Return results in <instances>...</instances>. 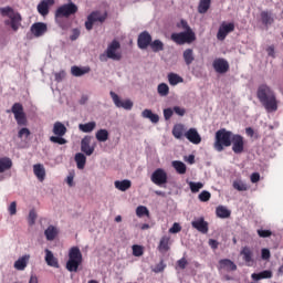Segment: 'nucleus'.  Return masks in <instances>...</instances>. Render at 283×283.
Masks as SVG:
<instances>
[{
    "mask_svg": "<svg viewBox=\"0 0 283 283\" xmlns=\"http://www.w3.org/2000/svg\"><path fill=\"white\" fill-rule=\"evenodd\" d=\"M256 98L266 112H277V97L271 86L266 84L259 85L256 90Z\"/></svg>",
    "mask_w": 283,
    "mask_h": 283,
    "instance_id": "1",
    "label": "nucleus"
},
{
    "mask_svg": "<svg viewBox=\"0 0 283 283\" xmlns=\"http://www.w3.org/2000/svg\"><path fill=\"white\" fill-rule=\"evenodd\" d=\"M76 12H78V7L70 0L67 3L60 6L55 10V23H57L62 30L67 29V21L65 20L76 14Z\"/></svg>",
    "mask_w": 283,
    "mask_h": 283,
    "instance_id": "2",
    "label": "nucleus"
},
{
    "mask_svg": "<svg viewBox=\"0 0 283 283\" xmlns=\"http://www.w3.org/2000/svg\"><path fill=\"white\" fill-rule=\"evenodd\" d=\"M83 264V253L78 247H72L69 250V260L66 262V270L70 273H76L78 268Z\"/></svg>",
    "mask_w": 283,
    "mask_h": 283,
    "instance_id": "3",
    "label": "nucleus"
},
{
    "mask_svg": "<svg viewBox=\"0 0 283 283\" xmlns=\"http://www.w3.org/2000/svg\"><path fill=\"white\" fill-rule=\"evenodd\" d=\"M0 14L1 17H8V20L4 21L7 25H10L11 30L13 32H17L19 28H21V14L19 12L14 11L12 7H3L0 8Z\"/></svg>",
    "mask_w": 283,
    "mask_h": 283,
    "instance_id": "4",
    "label": "nucleus"
},
{
    "mask_svg": "<svg viewBox=\"0 0 283 283\" xmlns=\"http://www.w3.org/2000/svg\"><path fill=\"white\" fill-rule=\"evenodd\" d=\"M233 138V133L224 128L219 129L214 137V149L217 151H223L224 147H231V139Z\"/></svg>",
    "mask_w": 283,
    "mask_h": 283,
    "instance_id": "5",
    "label": "nucleus"
},
{
    "mask_svg": "<svg viewBox=\"0 0 283 283\" xmlns=\"http://www.w3.org/2000/svg\"><path fill=\"white\" fill-rule=\"evenodd\" d=\"M170 38L174 43H177V45H185V43H193L196 40V33L193 31H184L172 33Z\"/></svg>",
    "mask_w": 283,
    "mask_h": 283,
    "instance_id": "6",
    "label": "nucleus"
},
{
    "mask_svg": "<svg viewBox=\"0 0 283 283\" xmlns=\"http://www.w3.org/2000/svg\"><path fill=\"white\" fill-rule=\"evenodd\" d=\"M107 20V11H93L88 14L87 20L85 22L86 30H92L94 28V23H105Z\"/></svg>",
    "mask_w": 283,
    "mask_h": 283,
    "instance_id": "7",
    "label": "nucleus"
},
{
    "mask_svg": "<svg viewBox=\"0 0 283 283\" xmlns=\"http://www.w3.org/2000/svg\"><path fill=\"white\" fill-rule=\"evenodd\" d=\"M11 112L20 127H25V125H28V116L25 115V112H23V105L21 103H14Z\"/></svg>",
    "mask_w": 283,
    "mask_h": 283,
    "instance_id": "8",
    "label": "nucleus"
},
{
    "mask_svg": "<svg viewBox=\"0 0 283 283\" xmlns=\"http://www.w3.org/2000/svg\"><path fill=\"white\" fill-rule=\"evenodd\" d=\"M120 42L114 40L112 43L108 44L105 54L107 59H112V61H120L122 54H120Z\"/></svg>",
    "mask_w": 283,
    "mask_h": 283,
    "instance_id": "9",
    "label": "nucleus"
},
{
    "mask_svg": "<svg viewBox=\"0 0 283 283\" xmlns=\"http://www.w3.org/2000/svg\"><path fill=\"white\" fill-rule=\"evenodd\" d=\"M151 182L157 185V187H163V185H167L169 178L167 176V171L163 168H157L150 176Z\"/></svg>",
    "mask_w": 283,
    "mask_h": 283,
    "instance_id": "10",
    "label": "nucleus"
},
{
    "mask_svg": "<svg viewBox=\"0 0 283 283\" xmlns=\"http://www.w3.org/2000/svg\"><path fill=\"white\" fill-rule=\"evenodd\" d=\"M235 30V23L233 22H222L219 27L217 39L218 41H224L231 32Z\"/></svg>",
    "mask_w": 283,
    "mask_h": 283,
    "instance_id": "11",
    "label": "nucleus"
},
{
    "mask_svg": "<svg viewBox=\"0 0 283 283\" xmlns=\"http://www.w3.org/2000/svg\"><path fill=\"white\" fill-rule=\"evenodd\" d=\"M231 145L234 154H242V151H244V137L241 135H232Z\"/></svg>",
    "mask_w": 283,
    "mask_h": 283,
    "instance_id": "12",
    "label": "nucleus"
},
{
    "mask_svg": "<svg viewBox=\"0 0 283 283\" xmlns=\"http://www.w3.org/2000/svg\"><path fill=\"white\" fill-rule=\"evenodd\" d=\"M111 98H113V103L117 107H122L123 109H132V107H134V102H132V99L120 101L118 94L114 92H111Z\"/></svg>",
    "mask_w": 283,
    "mask_h": 283,
    "instance_id": "13",
    "label": "nucleus"
},
{
    "mask_svg": "<svg viewBox=\"0 0 283 283\" xmlns=\"http://www.w3.org/2000/svg\"><path fill=\"white\" fill-rule=\"evenodd\" d=\"M137 45L139 50H147L151 45V34L147 31L142 32L138 35Z\"/></svg>",
    "mask_w": 283,
    "mask_h": 283,
    "instance_id": "14",
    "label": "nucleus"
},
{
    "mask_svg": "<svg viewBox=\"0 0 283 283\" xmlns=\"http://www.w3.org/2000/svg\"><path fill=\"white\" fill-rule=\"evenodd\" d=\"M218 271H227L228 273L231 271H238V265L229 259H221L217 265Z\"/></svg>",
    "mask_w": 283,
    "mask_h": 283,
    "instance_id": "15",
    "label": "nucleus"
},
{
    "mask_svg": "<svg viewBox=\"0 0 283 283\" xmlns=\"http://www.w3.org/2000/svg\"><path fill=\"white\" fill-rule=\"evenodd\" d=\"M185 138H187L189 143H192V145H200V143H202V137L200 136V133H198V129L196 128H189L185 133Z\"/></svg>",
    "mask_w": 283,
    "mask_h": 283,
    "instance_id": "16",
    "label": "nucleus"
},
{
    "mask_svg": "<svg viewBox=\"0 0 283 283\" xmlns=\"http://www.w3.org/2000/svg\"><path fill=\"white\" fill-rule=\"evenodd\" d=\"M191 227L199 231V233H209V222L205 221V218L200 217L191 222Z\"/></svg>",
    "mask_w": 283,
    "mask_h": 283,
    "instance_id": "17",
    "label": "nucleus"
},
{
    "mask_svg": "<svg viewBox=\"0 0 283 283\" xmlns=\"http://www.w3.org/2000/svg\"><path fill=\"white\" fill-rule=\"evenodd\" d=\"M212 66L218 74H227L229 72V62L224 59H216Z\"/></svg>",
    "mask_w": 283,
    "mask_h": 283,
    "instance_id": "18",
    "label": "nucleus"
},
{
    "mask_svg": "<svg viewBox=\"0 0 283 283\" xmlns=\"http://www.w3.org/2000/svg\"><path fill=\"white\" fill-rule=\"evenodd\" d=\"M45 32H48V24H45L43 22H35L31 25V33L36 39H39L40 36H43V34H45Z\"/></svg>",
    "mask_w": 283,
    "mask_h": 283,
    "instance_id": "19",
    "label": "nucleus"
},
{
    "mask_svg": "<svg viewBox=\"0 0 283 283\" xmlns=\"http://www.w3.org/2000/svg\"><path fill=\"white\" fill-rule=\"evenodd\" d=\"M159 253H167L169 249H171V237L169 235H164L159 240V244L157 247Z\"/></svg>",
    "mask_w": 283,
    "mask_h": 283,
    "instance_id": "20",
    "label": "nucleus"
},
{
    "mask_svg": "<svg viewBox=\"0 0 283 283\" xmlns=\"http://www.w3.org/2000/svg\"><path fill=\"white\" fill-rule=\"evenodd\" d=\"M30 263V254H24L20 256L13 264L15 271H25L28 264Z\"/></svg>",
    "mask_w": 283,
    "mask_h": 283,
    "instance_id": "21",
    "label": "nucleus"
},
{
    "mask_svg": "<svg viewBox=\"0 0 283 283\" xmlns=\"http://www.w3.org/2000/svg\"><path fill=\"white\" fill-rule=\"evenodd\" d=\"M240 255H242L247 266H253V263L255 262L253 260V250L249 247L242 248Z\"/></svg>",
    "mask_w": 283,
    "mask_h": 283,
    "instance_id": "22",
    "label": "nucleus"
},
{
    "mask_svg": "<svg viewBox=\"0 0 283 283\" xmlns=\"http://www.w3.org/2000/svg\"><path fill=\"white\" fill-rule=\"evenodd\" d=\"M44 253H45L44 260L48 266H53V269H59V259L54 256V253L49 249H45Z\"/></svg>",
    "mask_w": 283,
    "mask_h": 283,
    "instance_id": "23",
    "label": "nucleus"
},
{
    "mask_svg": "<svg viewBox=\"0 0 283 283\" xmlns=\"http://www.w3.org/2000/svg\"><path fill=\"white\" fill-rule=\"evenodd\" d=\"M92 142V138L90 136H85L81 142V150L86 156H92L94 154V147L90 146V143Z\"/></svg>",
    "mask_w": 283,
    "mask_h": 283,
    "instance_id": "24",
    "label": "nucleus"
},
{
    "mask_svg": "<svg viewBox=\"0 0 283 283\" xmlns=\"http://www.w3.org/2000/svg\"><path fill=\"white\" fill-rule=\"evenodd\" d=\"M54 3V0H43L38 4V12L42 17H46V14H50V6Z\"/></svg>",
    "mask_w": 283,
    "mask_h": 283,
    "instance_id": "25",
    "label": "nucleus"
},
{
    "mask_svg": "<svg viewBox=\"0 0 283 283\" xmlns=\"http://www.w3.org/2000/svg\"><path fill=\"white\" fill-rule=\"evenodd\" d=\"M187 134V128L184 124H176L172 127V136L177 138V140H182V137Z\"/></svg>",
    "mask_w": 283,
    "mask_h": 283,
    "instance_id": "26",
    "label": "nucleus"
},
{
    "mask_svg": "<svg viewBox=\"0 0 283 283\" xmlns=\"http://www.w3.org/2000/svg\"><path fill=\"white\" fill-rule=\"evenodd\" d=\"M251 277L254 280V282H260V280H271L273 277V272L265 270L259 273H252Z\"/></svg>",
    "mask_w": 283,
    "mask_h": 283,
    "instance_id": "27",
    "label": "nucleus"
},
{
    "mask_svg": "<svg viewBox=\"0 0 283 283\" xmlns=\"http://www.w3.org/2000/svg\"><path fill=\"white\" fill-rule=\"evenodd\" d=\"M33 174L40 182H43V180H45V167L43 165L41 164L33 165Z\"/></svg>",
    "mask_w": 283,
    "mask_h": 283,
    "instance_id": "28",
    "label": "nucleus"
},
{
    "mask_svg": "<svg viewBox=\"0 0 283 283\" xmlns=\"http://www.w3.org/2000/svg\"><path fill=\"white\" fill-rule=\"evenodd\" d=\"M44 235L49 242H52L59 235V229L54 226H49L44 231Z\"/></svg>",
    "mask_w": 283,
    "mask_h": 283,
    "instance_id": "29",
    "label": "nucleus"
},
{
    "mask_svg": "<svg viewBox=\"0 0 283 283\" xmlns=\"http://www.w3.org/2000/svg\"><path fill=\"white\" fill-rule=\"evenodd\" d=\"M114 185L115 188L118 189V191H127V189L132 188V181L128 179L116 180Z\"/></svg>",
    "mask_w": 283,
    "mask_h": 283,
    "instance_id": "30",
    "label": "nucleus"
},
{
    "mask_svg": "<svg viewBox=\"0 0 283 283\" xmlns=\"http://www.w3.org/2000/svg\"><path fill=\"white\" fill-rule=\"evenodd\" d=\"M275 19L273 18V13L271 11H262L261 12V22L263 25H272Z\"/></svg>",
    "mask_w": 283,
    "mask_h": 283,
    "instance_id": "31",
    "label": "nucleus"
},
{
    "mask_svg": "<svg viewBox=\"0 0 283 283\" xmlns=\"http://www.w3.org/2000/svg\"><path fill=\"white\" fill-rule=\"evenodd\" d=\"M171 167H174L177 174H179L180 176L187 174V165H185V163L180 160L171 161Z\"/></svg>",
    "mask_w": 283,
    "mask_h": 283,
    "instance_id": "32",
    "label": "nucleus"
},
{
    "mask_svg": "<svg viewBox=\"0 0 283 283\" xmlns=\"http://www.w3.org/2000/svg\"><path fill=\"white\" fill-rule=\"evenodd\" d=\"M168 83L169 85H172V87H176V85L185 83V78H182V76L178 75L177 73H169Z\"/></svg>",
    "mask_w": 283,
    "mask_h": 283,
    "instance_id": "33",
    "label": "nucleus"
},
{
    "mask_svg": "<svg viewBox=\"0 0 283 283\" xmlns=\"http://www.w3.org/2000/svg\"><path fill=\"white\" fill-rule=\"evenodd\" d=\"M80 132H83V134H92L94 129H96V122H88L86 124H80L78 125Z\"/></svg>",
    "mask_w": 283,
    "mask_h": 283,
    "instance_id": "34",
    "label": "nucleus"
},
{
    "mask_svg": "<svg viewBox=\"0 0 283 283\" xmlns=\"http://www.w3.org/2000/svg\"><path fill=\"white\" fill-rule=\"evenodd\" d=\"M53 134L55 136H63L64 134H67V128L65 127V125L61 122H56L53 125Z\"/></svg>",
    "mask_w": 283,
    "mask_h": 283,
    "instance_id": "35",
    "label": "nucleus"
},
{
    "mask_svg": "<svg viewBox=\"0 0 283 283\" xmlns=\"http://www.w3.org/2000/svg\"><path fill=\"white\" fill-rule=\"evenodd\" d=\"M142 116L143 118H149L150 123H158V120H160L158 114H154V112H151V109L148 108L142 112Z\"/></svg>",
    "mask_w": 283,
    "mask_h": 283,
    "instance_id": "36",
    "label": "nucleus"
},
{
    "mask_svg": "<svg viewBox=\"0 0 283 283\" xmlns=\"http://www.w3.org/2000/svg\"><path fill=\"white\" fill-rule=\"evenodd\" d=\"M12 168V159L8 157L0 158V174H3V171H8V169Z\"/></svg>",
    "mask_w": 283,
    "mask_h": 283,
    "instance_id": "37",
    "label": "nucleus"
},
{
    "mask_svg": "<svg viewBox=\"0 0 283 283\" xmlns=\"http://www.w3.org/2000/svg\"><path fill=\"white\" fill-rule=\"evenodd\" d=\"M216 214H217L218 218H222V219L230 218L231 217V210H228V208L224 207V206H219L216 209Z\"/></svg>",
    "mask_w": 283,
    "mask_h": 283,
    "instance_id": "38",
    "label": "nucleus"
},
{
    "mask_svg": "<svg viewBox=\"0 0 283 283\" xmlns=\"http://www.w3.org/2000/svg\"><path fill=\"white\" fill-rule=\"evenodd\" d=\"M209 8H211V0H200L198 6V12L199 14H207L209 11Z\"/></svg>",
    "mask_w": 283,
    "mask_h": 283,
    "instance_id": "39",
    "label": "nucleus"
},
{
    "mask_svg": "<svg viewBox=\"0 0 283 283\" xmlns=\"http://www.w3.org/2000/svg\"><path fill=\"white\" fill-rule=\"evenodd\" d=\"M75 163L77 165V169H85V163H87V157L83 153H77L75 155Z\"/></svg>",
    "mask_w": 283,
    "mask_h": 283,
    "instance_id": "40",
    "label": "nucleus"
},
{
    "mask_svg": "<svg viewBox=\"0 0 283 283\" xmlns=\"http://www.w3.org/2000/svg\"><path fill=\"white\" fill-rule=\"evenodd\" d=\"M95 138L98 143H106L109 139V132L107 129H99L96 132Z\"/></svg>",
    "mask_w": 283,
    "mask_h": 283,
    "instance_id": "41",
    "label": "nucleus"
},
{
    "mask_svg": "<svg viewBox=\"0 0 283 283\" xmlns=\"http://www.w3.org/2000/svg\"><path fill=\"white\" fill-rule=\"evenodd\" d=\"M90 67H78V66H72L71 73L73 76H84V74H88Z\"/></svg>",
    "mask_w": 283,
    "mask_h": 283,
    "instance_id": "42",
    "label": "nucleus"
},
{
    "mask_svg": "<svg viewBox=\"0 0 283 283\" xmlns=\"http://www.w3.org/2000/svg\"><path fill=\"white\" fill-rule=\"evenodd\" d=\"M232 187L237 191H248L249 190V186L247 185V182H244L240 179L234 180L232 184Z\"/></svg>",
    "mask_w": 283,
    "mask_h": 283,
    "instance_id": "43",
    "label": "nucleus"
},
{
    "mask_svg": "<svg viewBox=\"0 0 283 283\" xmlns=\"http://www.w3.org/2000/svg\"><path fill=\"white\" fill-rule=\"evenodd\" d=\"M189 189L191 191V193H198V191H200V189H202L205 187V184L198 181H187Z\"/></svg>",
    "mask_w": 283,
    "mask_h": 283,
    "instance_id": "44",
    "label": "nucleus"
},
{
    "mask_svg": "<svg viewBox=\"0 0 283 283\" xmlns=\"http://www.w3.org/2000/svg\"><path fill=\"white\" fill-rule=\"evenodd\" d=\"M157 94H159V96H169V85H167V83H160L157 86Z\"/></svg>",
    "mask_w": 283,
    "mask_h": 283,
    "instance_id": "45",
    "label": "nucleus"
},
{
    "mask_svg": "<svg viewBox=\"0 0 283 283\" xmlns=\"http://www.w3.org/2000/svg\"><path fill=\"white\" fill-rule=\"evenodd\" d=\"M150 50H153V52H163V50H165V43L160 40H155L150 42Z\"/></svg>",
    "mask_w": 283,
    "mask_h": 283,
    "instance_id": "46",
    "label": "nucleus"
},
{
    "mask_svg": "<svg viewBox=\"0 0 283 283\" xmlns=\"http://www.w3.org/2000/svg\"><path fill=\"white\" fill-rule=\"evenodd\" d=\"M193 50L187 49L186 51H184V61L186 65H191L193 63Z\"/></svg>",
    "mask_w": 283,
    "mask_h": 283,
    "instance_id": "47",
    "label": "nucleus"
},
{
    "mask_svg": "<svg viewBox=\"0 0 283 283\" xmlns=\"http://www.w3.org/2000/svg\"><path fill=\"white\" fill-rule=\"evenodd\" d=\"M136 216L137 218H143V216H146V218H149V209L145 206H138L136 208Z\"/></svg>",
    "mask_w": 283,
    "mask_h": 283,
    "instance_id": "48",
    "label": "nucleus"
},
{
    "mask_svg": "<svg viewBox=\"0 0 283 283\" xmlns=\"http://www.w3.org/2000/svg\"><path fill=\"white\" fill-rule=\"evenodd\" d=\"M50 142L54 143L55 145H65L67 143V139L63 138V136H51Z\"/></svg>",
    "mask_w": 283,
    "mask_h": 283,
    "instance_id": "49",
    "label": "nucleus"
},
{
    "mask_svg": "<svg viewBox=\"0 0 283 283\" xmlns=\"http://www.w3.org/2000/svg\"><path fill=\"white\" fill-rule=\"evenodd\" d=\"M198 199L200 202H209L211 200V192L203 190L199 193Z\"/></svg>",
    "mask_w": 283,
    "mask_h": 283,
    "instance_id": "50",
    "label": "nucleus"
},
{
    "mask_svg": "<svg viewBox=\"0 0 283 283\" xmlns=\"http://www.w3.org/2000/svg\"><path fill=\"white\" fill-rule=\"evenodd\" d=\"M177 28H181V30H185L186 32H193L186 20H180L179 24H177Z\"/></svg>",
    "mask_w": 283,
    "mask_h": 283,
    "instance_id": "51",
    "label": "nucleus"
},
{
    "mask_svg": "<svg viewBox=\"0 0 283 283\" xmlns=\"http://www.w3.org/2000/svg\"><path fill=\"white\" fill-rule=\"evenodd\" d=\"M143 253H144V250L142 245H133V255H135V258H140Z\"/></svg>",
    "mask_w": 283,
    "mask_h": 283,
    "instance_id": "52",
    "label": "nucleus"
},
{
    "mask_svg": "<svg viewBox=\"0 0 283 283\" xmlns=\"http://www.w3.org/2000/svg\"><path fill=\"white\" fill-rule=\"evenodd\" d=\"M28 221L30 227H32L34 222H36V211L30 210Z\"/></svg>",
    "mask_w": 283,
    "mask_h": 283,
    "instance_id": "53",
    "label": "nucleus"
},
{
    "mask_svg": "<svg viewBox=\"0 0 283 283\" xmlns=\"http://www.w3.org/2000/svg\"><path fill=\"white\" fill-rule=\"evenodd\" d=\"M181 231L182 227L178 222H175L172 227L169 229V233H180Z\"/></svg>",
    "mask_w": 283,
    "mask_h": 283,
    "instance_id": "54",
    "label": "nucleus"
},
{
    "mask_svg": "<svg viewBox=\"0 0 283 283\" xmlns=\"http://www.w3.org/2000/svg\"><path fill=\"white\" fill-rule=\"evenodd\" d=\"M259 238H271L273 235V232L271 230H258Z\"/></svg>",
    "mask_w": 283,
    "mask_h": 283,
    "instance_id": "55",
    "label": "nucleus"
},
{
    "mask_svg": "<svg viewBox=\"0 0 283 283\" xmlns=\"http://www.w3.org/2000/svg\"><path fill=\"white\" fill-rule=\"evenodd\" d=\"M262 260H271V251L266 248L261 250Z\"/></svg>",
    "mask_w": 283,
    "mask_h": 283,
    "instance_id": "56",
    "label": "nucleus"
},
{
    "mask_svg": "<svg viewBox=\"0 0 283 283\" xmlns=\"http://www.w3.org/2000/svg\"><path fill=\"white\" fill-rule=\"evenodd\" d=\"M174 116V108H165L164 109V118L165 120H169Z\"/></svg>",
    "mask_w": 283,
    "mask_h": 283,
    "instance_id": "57",
    "label": "nucleus"
},
{
    "mask_svg": "<svg viewBox=\"0 0 283 283\" xmlns=\"http://www.w3.org/2000/svg\"><path fill=\"white\" fill-rule=\"evenodd\" d=\"M8 211L10 216H17V201L10 203Z\"/></svg>",
    "mask_w": 283,
    "mask_h": 283,
    "instance_id": "58",
    "label": "nucleus"
},
{
    "mask_svg": "<svg viewBox=\"0 0 283 283\" xmlns=\"http://www.w3.org/2000/svg\"><path fill=\"white\" fill-rule=\"evenodd\" d=\"M18 136L20 138H28V136H30V129L28 128H21L18 133Z\"/></svg>",
    "mask_w": 283,
    "mask_h": 283,
    "instance_id": "59",
    "label": "nucleus"
},
{
    "mask_svg": "<svg viewBox=\"0 0 283 283\" xmlns=\"http://www.w3.org/2000/svg\"><path fill=\"white\" fill-rule=\"evenodd\" d=\"M172 112H175V114H177V116H184L187 113V111L180 106H175L172 108Z\"/></svg>",
    "mask_w": 283,
    "mask_h": 283,
    "instance_id": "60",
    "label": "nucleus"
},
{
    "mask_svg": "<svg viewBox=\"0 0 283 283\" xmlns=\"http://www.w3.org/2000/svg\"><path fill=\"white\" fill-rule=\"evenodd\" d=\"M250 180L253 185H255V182H260V172H253L250 176Z\"/></svg>",
    "mask_w": 283,
    "mask_h": 283,
    "instance_id": "61",
    "label": "nucleus"
},
{
    "mask_svg": "<svg viewBox=\"0 0 283 283\" xmlns=\"http://www.w3.org/2000/svg\"><path fill=\"white\" fill-rule=\"evenodd\" d=\"M177 266H179V269H187V259L181 258L180 260H178Z\"/></svg>",
    "mask_w": 283,
    "mask_h": 283,
    "instance_id": "62",
    "label": "nucleus"
},
{
    "mask_svg": "<svg viewBox=\"0 0 283 283\" xmlns=\"http://www.w3.org/2000/svg\"><path fill=\"white\" fill-rule=\"evenodd\" d=\"M66 184L69 187H74V174L70 172V175L66 177Z\"/></svg>",
    "mask_w": 283,
    "mask_h": 283,
    "instance_id": "63",
    "label": "nucleus"
},
{
    "mask_svg": "<svg viewBox=\"0 0 283 283\" xmlns=\"http://www.w3.org/2000/svg\"><path fill=\"white\" fill-rule=\"evenodd\" d=\"M208 244H209V247H211L214 251H216V249H218V245H219V243H218V241H217L216 239H210V240L208 241Z\"/></svg>",
    "mask_w": 283,
    "mask_h": 283,
    "instance_id": "64",
    "label": "nucleus"
}]
</instances>
